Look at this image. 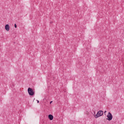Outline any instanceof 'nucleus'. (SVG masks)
I'll return each instance as SVG.
<instances>
[{"mask_svg": "<svg viewBox=\"0 0 124 124\" xmlns=\"http://www.w3.org/2000/svg\"><path fill=\"white\" fill-rule=\"evenodd\" d=\"M103 115V111L100 110L97 112L96 115H94V117L95 119H97V118H99V117H101Z\"/></svg>", "mask_w": 124, "mask_h": 124, "instance_id": "f257e3e1", "label": "nucleus"}, {"mask_svg": "<svg viewBox=\"0 0 124 124\" xmlns=\"http://www.w3.org/2000/svg\"><path fill=\"white\" fill-rule=\"evenodd\" d=\"M28 92L30 95H33L34 94V91L31 88H28Z\"/></svg>", "mask_w": 124, "mask_h": 124, "instance_id": "f03ea898", "label": "nucleus"}, {"mask_svg": "<svg viewBox=\"0 0 124 124\" xmlns=\"http://www.w3.org/2000/svg\"><path fill=\"white\" fill-rule=\"evenodd\" d=\"M107 119L108 121H112V119H113V115H112V114L110 112H108V114L107 116Z\"/></svg>", "mask_w": 124, "mask_h": 124, "instance_id": "7ed1b4c3", "label": "nucleus"}, {"mask_svg": "<svg viewBox=\"0 0 124 124\" xmlns=\"http://www.w3.org/2000/svg\"><path fill=\"white\" fill-rule=\"evenodd\" d=\"M5 30L6 31H10V26H9V24L5 25Z\"/></svg>", "mask_w": 124, "mask_h": 124, "instance_id": "20e7f679", "label": "nucleus"}, {"mask_svg": "<svg viewBox=\"0 0 124 124\" xmlns=\"http://www.w3.org/2000/svg\"><path fill=\"white\" fill-rule=\"evenodd\" d=\"M48 119H49L50 121H53V119H54V116L52 114H49L48 115Z\"/></svg>", "mask_w": 124, "mask_h": 124, "instance_id": "39448f33", "label": "nucleus"}, {"mask_svg": "<svg viewBox=\"0 0 124 124\" xmlns=\"http://www.w3.org/2000/svg\"><path fill=\"white\" fill-rule=\"evenodd\" d=\"M15 28H17V25H16V24H15Z\"/></svg>", "mask_w": 124, "mask_h": 124, "instance_id": "423d86ee", "label": "nucleus"}, {"mask_svg": "<svg viewBox=\"0 0 124 124\" xmlns=\"http://www.w3.org/2000/svg\"><path fill=\"white\" fill-rule=\"evenodd\" d=\"M37 103H39V100H37Z\"/></svg>", "mask_w": 124, "mask_h": 124, "instance_id": "0eeeda50", "label": "nucleus"}, {"mask_svg": "<svg viewBox=\"0 0 124 124\" xmlns=\"http://www.w3.org/2000/svg\"><path fill=\"white\" fill-rule=\"evenodd\" d=\"M52 102H53V101H50V104H51L52 103Z\"/></svg>", "mask_w": 124, "mask_h": 124, "instance_id": "6e6552de", "label": "nucleus"}, {"mask_svg": "<svg viewBox=\"0 0 124 124\" xmlns=\"http://www.w3.org/2000/svg\"><path fill=\"white\" fill-rule=\"evenodd\" d=\"M107 112V111H105L104 113L105 114Z\"/></svg>", "mask_w": 124, "mask_h": 124, "instance_id": "1a4fd4ad", "label": "nucleus"}, {"mask_svg": "<svg viewBox=\"0 0 124 124\" xmlns=\"http://www.w3.org/2000/svg\"><path fill=\"white\" fill-rule=\"evenodd\" d=\"M89 113H87V115H88Z\"/></svg>", "mask_w": 124, "mask_h": 124, "instance_id": "9d476101", "label": "nucleus"}]
</instances>
